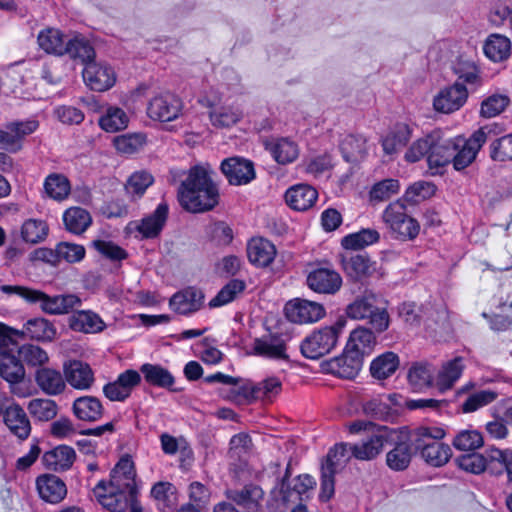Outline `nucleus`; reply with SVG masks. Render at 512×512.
Instances as JSON below:
<instances>
[{"mask_svg": "<svg viewBox=\"0 0 512 512\" xmlns=\"http://www.w3.org/2000/svg\"><path fill=\"white\" fill-rule=\"evenodd\" d=\"M211 171L203 166H194L178 189L181 206L192 213L213 209L219 200L216 184L211 179Z\"/></svg>", "mask_w": 512, "mask_h": 512, "instance_id": "f257e3e1", "label": "nucleus"}, {"mask_svg": "<svg viewBox=\"0 0 512 512\" xmlns=\"http://www.w3.org/2000/svg\"><path fill=\"white\" fill-rule=\"evenodd\" d=\"M0 290L7 295H18L31 304L40 303L42 311L51 315L68 313L81 303L80 298L74 294L51 297L40 290L18 285H2Z\"/></svg>", "mask_w": 512, "mask_h": 512, "instance_id": "f03ea898", "label": "nucleus"}, {"mask_svg": "<svg viewBox=\"0 0 512 512\" xmlns=\"http://www.w3.org/2000/svg\"><path fill=\"white\" fill-rule=\"evenodd\" d=\"M444 435L441 428L419 427L410 433V440L426 463L440 467L449 461L452 454L451 448L439 441Z\"/></svg>", "mask_w": 512, "mask_h": 512, "instance_id": "7ed1b4c3", "label": "nucleus"}, {"mask_svg": "<svg viewBox=\"0 0 512 512\" xmlns=\"http://www.w3.org/2000/svg\"><path fill=\"white\" fill-rule=\"evenodd\" d=\"M346 315L354 320L367 319L376 333L386 331L390 324L387 309L372 291H365L346 307Z\"/></svg>", "mask_w": 512, "mask_h": 512, "instance_id": "20e7f679", "label": "nucleus"}, {"mask_svg": "<svg viewBox=\"0 0 512 512\" xmlns=\"http://www.w3.org/2000/svg\"><path fill=\"white\" fill-rule=\"evenodd\" d=\"M353 457L350 444L340 443L330 448L321 461L319 499L329 501L335 493V475L345 468Z\"/></svg>", "mask_w": 512, "mask_h": 512, "instance_id": "39448f33", "label": "nucleus"}, {"mask_svg": "<svg viewBox=\"0 0 512 512\" xmlns=\"http://www.w3.org/2000/svg\"><path fill=\"white\" fill-rule=\"evenodd\" d=\"M381 218L391 238L395 240H414L420 232L419 222L408 214L402 199L389 203L383 210Z\"/></svg>", "mask_w": 512, "mask_h": 512, "instance_id": "423d86ee", "label": "nucleus"}, {"mask_svg": "<svg viewBox=\"0 0 512 512\" xmlns=\"http://www.w3.org/2000/svg\"><path fill=\"white\" fill-rule=\"evenodd\" d=\"M343 322L325 326L313 331L301 343V353L308 359H318L330 353L337 345L343 329Z\"/></svg>", "mask_w": 512, "mask_h": 512, "instance_id": "0eeeda50", "label": "nucleus"}, {"mask_svg": "<svg viewBox=\"0 0 512 512\" xmlns=\"http://www.w3.org/2000/svg\"><path fill=\"white\" fill-rule=\"evenodd\" d=\"M490 132L491 128L484 126L475 131L468 139L462 136L453 139L454 153L452 154V164L455 170L461 171L465 169L476 159Z\"/></svg>", "mask_w": 512, "mask_h": 512, "instance_id": "6e6552de", "label": "nucleus"}, {"mask_svg": "<svg viewBox=\"0 0 512 512\" xmlns=\"http://www.w3.org/2000/svg\"><path fill=\"white\" fill-rule=\"evenodd\" d=\"M315 486V479L308 474H304L297 477V482L293 490H289L285 476L281 481L280 488L274 489L271 492V499L268 502V506L272 512H285L290 502L301 499V495L307 493L309 490H313Z\"/></svg>", "mask_w": 512, "mask_h": 512, "instance_id": "1a4fd4ad", "label": "nucleus"}, {"mask_svg": "<svg viewBox=\"0 0 512 512\" xmlns=\"http://www.w3.org/2000/svg\"><path fill=\"white\" fill-rule=\"evenodd\" d=\"M183 101L171 92L155 95L148 103L147 114L153 120L170 122L182 115Z\"/></svg>", "mask_w": 512, "mask_h": 512, "instance_id": "9d476101", "label": "nucleus"}, {"mask_svg": "<svg viewBox=\"0 0 512 512\" xmlns=\"http://www.w3.org/2000/svg\"><path fill=\"white\" fill-rule=\"evenodd\" d=\"M82 77L85 85L92 91L105 92L111 89L117 80L112 66L95 59L88 61L83 68Z\"/></svg>", "mask_w": 512, "mask_h": 512, "instance_id": "9b49d317", "label": "nucleus"}, {"mask_svg": "<svg viewBox=\"0 0 512 512\" xmlns=\"http://www.w3.org/2000/svg\"><path fill=\"white\" fill-rule=\"evenodd\" d=\"M287 318L294 323H315L326 315L324 306L315 301L296 298L285 306Z\"/></svg>", "mask_w": 512, "mask_h": 512, "instance_id": "f8f14e48", "label": "nucleus"}, {"mask_svg": "<svg viewBox=\"0 0 512 512\" xmlns=\"http://www.w3.org/2000/svg\"><path fill=\"white\" fill-rule=\"evenodd\" d=\"M141 383V375L133 369L125 370L118 377L103 386L104 396L113 402H124Z\"/></svg>", "mask_w": 512, "mask_h": 512, "instance_id": "ddd939ff", "label": "nucleus"}, {"mask_svg": "<svg viewBox=\"0 0 512 512\" xmlns=\"http://www.w3.org/2000/svg\"><path fill=\"white\" fill-rule=\"evenodd\" d=\"M263 489L255 484H247L238 489L226 491L227 498L234 505L242 508L244 512H263Z\"/></svg>", "mask_w": 512, "mask_h": 512, "instance_id": "4468645a", "label": "nucleus"}, {"mask_svg": "<svg viewBox=\"0 0 512 512\" xmlns=\"http://www.w3.org/2000/svg\"><path fill=\"white\" fill-rule=\"evenodd\" d=\"M136 472L134 463L128 456L122 457L110 474V481L107 485L113 491H121L130 496H136Z\"/></svg>", "mask_w": 512, "mask_h": 512, "instance_id": "2eb2a0df", "label": "nucleus"}, {"mask_svg": "<svg viewBox=\"0 0 512 512\" xmlns=\"http://www.w3.org/2000/svg\"><path fill=\"white\" fill-rule=\"evenodd\" d=\"M65 382L77 390H89L94 382L95 376L91 366L81 360H69L63 365Z\"/></svg>", "mask_w": 512, "mask_h": 512, "instance_id": "dca6fc26", "label": "nucleus"}, {"mask_svg": "<svg viewBox=\"0 0 512 512\" xmlns=\"http://www.w3.org/2000/svg\"><path fill=\"white\" fill-rule=\"evenodd\" d=\"M93 494L104 508L112 512H123L136 500V496L111 490V487L104 480L94 487Z\"/></svg>", "mask_w": 512, "mask_h": 512, "instance_id": "f3484780", "label": "nucleus"}, {"mask_svg": "<svg viewBox=\"0 0 512 512\" xmlns=\"http://www.w3.org/2000/svg\"><path fill=\"white\" fill-rule=\"evenodd\" d=\"M221 170L232 185H245L255 178L253 163L242 157H231L223 160Z\"/></svg>", "mask_w": 512, "mask_h": 512, "instance_id": "a211bd4d", "label": "nucleus"}, {"mask_svg": "<svg viewBox=\"0 0 512 512\" xmlns=\"http://www.w3.org/2000/svg\"><path fill=\"white\" fill-rule=\"evenodd\" d=\"M468 98V91L463 83L455 82L442 89L435 96L433 105L435 110L442 113H452L459 110Z\"/></svg>", "mask_w": 512, "mask_h": 512, "instance_id": "6ab92c4d", "label": "nucleus"}, {"mask_svg": "<svg viewBox=\"0 0 512 512\" xmlns=\"http://www.w3.org/2000/svg\"><path fill=\"white\" fill-rule=\"evenodd\" d=\"M308 287L321 294H334L342 286V278L338 272L329 268L312 270L306 279Z\"/></svg>", "mask_w": 512, "mask_h": 512, "instance_id": "aec40b11", "label": "nucleus"}, {"mask_svg": "<svg viewBox=\"0 0 512 512\" xmlns=\"http://www.w3.org/2000/svg\"><path fill=\"white\" fill-rule=\"evenodd\" d=\"M363 358L345 347L342 355L328 361L327 371L344 379L354 378L361 370Z\"/></svg>", "mask_w": 512, "mask_h": 512, "instance_id": "412c9836", "label": "nucleus"}, {"mask_svg": "<svg viewBox=\"0 0 512 512\" xmlns=\"http://www.w3.org/2000/svg\"><path fill=\"white\" fill-rule=\"evenodd\" d=\"M486 470L495 476L507 474L509 482H512V449H499L490 446L485 449Z\"/></svg>", "mask_w": 512, "mask_h": 512, "instance_id": "4be33fe9", "label": "nucleus"}, {"mask_svg": "<svg viewBox=\"0 0 512 512\" xmlns=\"http://www.w3.org/2000/svg\"><path fill=\"white\" fill-rule=\"evenodd\" d=\"M204 301V294L201 290L188 287L175 293L169 300L170 308L181 315H189L198 311Z\"/></svg>", "mask_w": 512, "mask_h": 512, "instance_id": "5701e85b", "label": "nucleus"}, {"mask_svg": "<svg viewBox=\"0 0 512 512\" xmlns=\"http://www.w3.org/2000/svg\"><path fill=\"white\" fill-rule=\"evenodd\" d=\"M168 213V204L166 202H161L151 214L137 222L135 228L143 238H155L163 230L168 218Z\"/></svg>", "mask_w": 512, "mask_h": 512, "instance_id": "b1692460", "label": "nucleus"}, {"mask_svg": "<svg viewBox=\"0 0 512 512\" xmlns=\"http://www.w3.org/2000/svg\"><path fill=\"white\" fill-rule=\"evenodd\" d=\"M318 198V192L308 184H297L285 193L287 205L295 211H307L312 208Z\"/></svg>", "mask_w": 512, "mask_h": 512, "instance_id": "393cba45", "label": "nucleus"}, {"mask_svg": "<svg viewBox=\"0 0 512 512\" xmlns=\"http://www.w3.org/2000/svg\"><path fill=\"white\" fill-rule=\"evenodd\" d=\"M387 438V428L379 427L376 432L369 436L367 441L358 445H350L353 457L362 461L374 459L382 451Z\"/></svg>", "mask_w": 512, "mask_h": 512, "instance_id": "a878e982", "label": "nucleus"}, {"mask_svg": "<svg viewBox=\"0 0 512 512\" xmlns=\"http://www.w3.org/2000/svg\"><path fill=\"white\" fill-rule=\"evenodd\" d=\"M36 486L40 498L51 504L61 502L67 494L66 484L55 475L39 476Z\"/></svg>", "mask_w": 512, "mask_h": 512, "instance_id": "bb28decb", "label": "nucleus"}, {"mask_svg": "<svg viewBox=\"0 0 512 512\" xmlns=\"http://www.w3.org/2000/svg\"><path fill=\"white\" fill-rule=\"evenodd\" d=\"M342 265L347 276L353 280H363L376 271V262L372 261L366 253L343 258Z\"/></svg>", "mask_w": 512, "mask_h": 512, "instance_id": "cd10ccee", "label": "nucleus"}, {"mask_svg": "<svg viewBox=\"0 0 512 512\" xmlns=\"http://www.w3.org/2000/svg\"><path fill=\"white\" fill-rule=\"evenodd\" d=\"M247 255L253 265L257 267H267L276 256V248L274 244L267 239L253 238L248 242Z\"/></svg>", "mask_w": 512, "mask_h": 512, "instance_id": "c85d7f7f", "label": "nucleus"}, {"mask_svg": "<svg viewBox=\"0 0 512 512\" xmlns=\"http://www.w3.org/2000/svg\"><path fill=\"white\" fill-rule=\"evenodd\" d=\"M453 139L441 140L438 135H434V144L428 154V167L432 174L439 173V169L452 163L453 159Z\"/></svg>", "mask_w": 512, "mask_h": 512, "instance_id": "c756f323", "label": "nucleus"}, {"mask_svg": "<svg viewBox=\"0 0 512 512\" xmlns=\"http://www.w3.org/2000/svg\"><path fill=\"white\" fill-rule=\"evenodd\" d=\"M35 381L39 388L47 395L61 394L66 388L65 377L59 370L42 367L35 373Z\"/></svg>", "mask_w": 512, "mask_h": 512, "instance_id": "7c9ffc66", "label": "nucleus"}, {"mask_svg": "<svg viewBox=\"0 0 512 512\" xmlns=\"http://www.w3.org/2000/svg\"><path fill=\"white\" fill-rule=\"evenodd\" d=\"M415 452L416 450L409 434L407 440L397 442L393 449L387 453L386 463L394 471H403L409 466Z\"/></svg>", "mask_w": 512, "mask_h": 512, "instance_id": "2f4dec72", "label": "nucleus"}, {"mask_svg": "<svg viewBox=\"0 0 512 512\" xmlns=\"http://www.w3.org/2000/svg\"><path fill=\"white\" fill-rule=\"evenodd\" d=\"M4 422L9 430L19 439H26L30 435V421L22 407L12 405L4 412Z\"/></svg>", "mask_w": 512, "mask_h": 512, "instance_id": "473e14b6", "label": "nucleus"}, {"mask_svg": "<svg viewBox=\"0 0 512 512\" xmlns=\"http://www.w3.org/2000/svg\"><path fill=\"white\" fill-rule=\"evenodd\" d=\"M254 351L257 355L272 359H287L286 343L281 335L263 336L254 341Z\"/></svg>", "mask_w": 512, "mask_h": 512, "instance_id": "72a5a7b5", "label": "nucleus"}, {"mask_svg": "<svg viewBox=\"0 0 512 512\" xmlns=\"http://www.w3.org/2000/svg\"><path fill=\"white\" fill-rule=\"evenodd\" d=\"M69 327L77 332L98 333L105 328V323L98 314L89 310H82L71 315Z\"/></svg>", "mask_w": 512, "mask_h": 512, "instance_id": "f704fd0d", "label": "nucleus"}, {"mask_svg": "<svg viewBox=\"0 0 512 512\" xmlns=\"http://www.w3.org/2000/svg\"><path fill=\"white\" fill-rule=\"evenodd\" d=\"M75 451L67 445H59L53 450L44 453L42 460L44 465L54 471L69 469L75 460Z\"/></svg>", "mask_w": 512, "mask_h": 512, "instance_id": "c9c22d12", "label": "nucleus"}, {"mask_svg": "<svg viewBox=\"0 0 512 512\" xmlns=\"http://www.w3.org/2000/svg\"><path fill=\"white\" fill-rule=\"evenodd\" d=\"M374 332V330L372 331L362 326L354 329L350 333L346 347L364 359L366 355L370 354L376 344Z\"/></svg>", "mask_w": 512, "mask_h": 512, "instance_id": "e433bc0d", "label": "nucleus"}, {"mask_svg": "<svg viewBox=\"0 0 512 512\" xmlns=\"http://www.w3.org/2000/svg\"><path fill=\"white\" fill-rule=\"evenodd\" d=\"M103 405L94 396H81L73 403L74 415L82 421H97L103 415Z\"/></svg>", "mask_w": 512, "mask_h": 512, "instance_id": "4c0bfd02", "label": "nucleus"}, {"mask_svg": "<svg viewBox=\"0 0 512 512\" xmlns=\"http://www.w3.org/2000/svg\"><path fill=\"white\" fill-rule=\"evenodd\" d=\"M42 257L51 261V258L65 260L68 263L80 262L85 257V248L80 244L61 242L56 245L55 250L43 249L40 251Z\"/></svg>", "mask_w": 512, "mask_h": 512, "instance_id": "58836bf2", "label": "nucleus"}, {"mask_svg": "<svg viewBox=\"0 0 512 512\" xmlns=\"http://www.w3.org/2000/svg\"><path fill=\"white\" fill-rule=\"evenodd\" d=\"M463 368V359L461 357H456L444 363L442 368L439 370L435 381V386L438 390L440 392H445L451 389L455 382L460 378Z\"/></svg>", "mask_w": 512, "mask_h": 512, "instance_id": "ea45409f", "label": "nucleus"}, {"mask_svg": "<svg viewBox=\"0 0 512 512\" xmlns=\"http://www.w3.org/2000/svg\"><path fill=\"white\" fill-rule=\"evenodd\" d=\"M129 117L120 107L107 106L98 119L99 127L108 133H116L128 127Z\"/></svg>", "mask_w": 512, "mask_h": 512, "instance_id": "a19ab883", "label": "nucleus"}, {"mask_svg": "<svg viewBox=\"0 0 512 512\" xmlns=\"http://www.w3.org/2000/svg\"><path fill=\"white\" fill-rule=\"evenodd\" d=\"M274 160L281 165L294 162L300 153L298 144L289 138H278L268 145Z\"/></svg>", "mask_w": 512, "mask_h": 512, "instance_id": "79ce46f5", "label": "nucleus"}, {"mask_svg": "<svg viewBox=\"0 0 512 512\" xmlns=\"http://www.w3.org/2000/svg\"><path fill=\"white\" fill-rule=\"evenodd\" d=\"M39 47L48 54L65 55L67 41L64 34L56 28L41 30L37 37Z\"/></svg>", "mask_w": 512, "mask_h": 512, "instance_id": "37998d69", "label": "nucleus"}, {"mask_svg": "<svg viewBox=\"0 0 512 512\" xmlns=\"http://www.w3.org/2000/svg\"><path fill=\"white\" fill-rule=\"evenodd\" d=\"M139 373L143 374L144 380L151 386L171 389L175 382L170 371L158 364L145 363Z\"/></svg>", "mask_w": 512, "mask_h": 512, "instance_id": "c03bdc74", "label": "nucleus"}, {"mask_svg": "<svg viewBox=\"0 0 512 512\" xmlns=\"http://www.w3.org/2000/svg\"><path fill=\"white\" fill-rule=\"evenodd\" d=\"M43 189L45 195L50 199L63 201L70 194L71 184L64 174L51 173L45 178Z\"/></svg>", "mask_w": 512, "mask_h": 512, "instance_id": "a18cd8bd", "label": "nucleus"}, {"mask_svg": "<svg viewBox=\"0 0 512 512\" xmlns=\"http://www.w3.org/2000/svg\"><path fill=\"white\" fill-rule=\"evenodd\" d=\"M243 117L237 106L214 107L209 112V119L215 128L225 129L236 125Z\"/></svg>", "mask_w": 512, "mask_h": 512, "instance_id": "49530a36", "label": "nucleus"}, {"mask_svg": "<svg viewBox=\"0 0 512 512\" xmlns=\"http://www.w3.org/2000/svg\"><path fill=\"white\" fill-rule=\"evenodd\" d=\"M399 364L400 360L396 353L385 352L371 362L370 372L378 380L387 379L396 372Z\"/></svg>", "mask_w": 512, "mask_h": 512, "instance_id": "de8ad7c7", "label": "nucleus"}, {"mask_svg": "<svg viewBox=\"0 0 512 512\" xmlns=\"http://www.w3.org/2000/svg\"><path fill=\"white\" fill-rule=\"evenodd\" d=\"M25 375L21 361L12 353L0 350V376L10 383H17Z\"/></svg>", "mask_w": 512, "mask_h": 512, "instance_id": "09e8293b", "label": "nucleus"}, {"mask_svg": "<svg viewBox=\"0 0 512 512\" xmlns=\"http://www.w3.org/2000/svg\"><path fill=\"white\" fill-rule=\"evenodd\" d=\"M63 221L69 232L80 235L92 224V217L81 207H71L64 212Z\"/></svg>", "mask_w": 512, "mask_h": 512, "instance_id": "8fccbe9b", "label": "nucleus"}, {"mask_svg": "<svg viewBox=\"0 0 512 512\" xmlns=\"http://www.w3.org/2000/svg\"><path fill=\"white\" fill-rule=\"evenodd\" d=\"M411 138V129L406 124H397L382 139V147L387 155H392L401 150Z\"/></svg>", "mask_w": 512, "mask_h": 512, "instance_id": "3c124183", "label": "nucleus"}, {"mask_svg": "<svg viewBox=\"0 0 512 512\" xmlns=\"http://www.w3.org/2000/svg\"><path fill=\"white\" fill-rule=\"evenodd\" d=\"M435 369L428 362H416L408 371V381L416 390H423L433 385Z\"/></svg>", "mask_w": 512, "mask_h": 512, "instance_id": "603ef678", "label": "nucleus"}, {"mask_svg": "<svg viewBox=\"0 0 512 512\" xmlns=\"http://www.w3.org/2000/svg\"><path fill=\"white\" fill-rule=\"evenodd\" d=\"M511 51L510 39L500 34L490 35L484 44L485 55L494 62L507 59Z\"/></svg>", "mask_w": 512, "mask_h": 512, "instance_id": "864d4df0", "label": "nucleus"}, {"mask_svg": "<svg viewBox=\"0 0 512 512\" xmlns=\"http://www.w3.org/2000/svg\"><path fill=\"white\" fill-rule=\"evenodd\" d=\"M379 239L380 234L376 229L366 228L346 235L343 237L341 244L345 249L359 250L377 243Z\"/></svg>", "mask_w": 512, "mask_h": 512, "instance_id": "5fc2aeb1", "label": "nucleus"}, {"mask_svg": "<svg viewBox=\"0 0 512 512\" xmlns=\"http://www.w3.org/2000/svg\"><path fill=\"white\" fill-rule=\"evenodd\" d=\"M65 54L73 59H80L84 66L88 61L95 59V50L90 42L81 36L67 40Z\"/></svg>", "mask_w": 512, "mask_h": 512, "instance_id": "6e6d98bb", "label": "nucleus"}, {"mask_svg": "<svg viewBox=\"0 0 512 512\" xmlns=\"http://www.w3.org/2000/svg\"><path fill=\"white\" fill-rule=\"evenodd\" d=\"M25 333L38 341H52L56 336V329L49 320L34 318L26 322Z\"/></svg>", "mask_w": 512, "mask_h": 512, "instance_id": "4d7b16f0", "label": "nucleus"}, {"mask_svg": "<svg viewBox=\"0 0 512 512\" xmlns=\"http://www.w3.org/2000/svg\"><path fill=\"white\" fill-rule=\"evenodd\" d=\"M340 149L347 162H355L366 153V138L362 135H347L341 141Z\"/></svg>", "mask_w": 512, "mask_h": 512, "instance_id": "13d9d810", "label": "nucleus"}, {"mask_svg": "<svg viewBox=\"0 0 512 512\" xmlns=\"http://www.w3.org/2000/svg\"><path fill=\"white\" fill-rule=\"evenodd\" d=\"M49 232L47 223L40 219H28L21 227L22 239L31 244H37L46 239Z\"/></svg>", "mask_w": 512, "mask_h": 512, "instance_id": "bf43d9fd", "label": "nucleus"}, {"mask_svg": "<svg viewBox=\"0 0 512 512\" xmlns=\"http://www.w3.org/2000/svg\"><path fill=\"white\" fill-rule=\"evenodd\" d=\"M246 288V284L243 280L232 279L212 298L209 302L211 308L224 306L241 294Z\"/></svg>", "mask_w": 512, "mask_h": 512, "instance_id": "052dcab7", "label": "nucleus"}, {"mask_svg": "<svg viewBox=\"0 0 512 512\" xmlns=\"http://www.w3.org/2000/svg\"><path fill=\"white\" fill-rule=\"evenodd\" d=\"M435 192L436 186L432 182L417 181L406 189L402 200L411 204H419L432 197Z\"/></svg>", "mask_w": 512, "mask_h": 512, "instance_id": "680f3d73", "label": "nucleus"}, {"mask_svg": "<svg viewBox=\"0 0 512 512\" xmlns=\"http://www.w3.org/2000/svg\"><path fill=\"white\" fill-rule=\"evenodd\" d=\"M28 410L37 420L49 421L57 415L58 406L54 400L39 398L29 402Z\"/></svg>", "mask_w": 512, "mask_h": 512, "instance_id": "e2e57ef3", "label": "nucleus"}, {"mask_svg": "<svg viewBox=\"0 0 512 512\" xmlns=\"http://www.w3.org/2000/svg\"><path fill=\"white\" fill-rule=\"evenodd\" d=\"M483 443V436L477 430H462L455 435L452 441L453 446L460 451H474Z\"/></svg>", "mask_w": 512, "mask_h": 512, "instance_id": "0e129e2a", "label": "nucleus"}, {"mask_svg": "<svg viewBox=\"0 0 512 512\" xmlns=\"http://www.w3.org/2000/svg\"><path fill=\"white\" fill-rule=\"evenodd\" d=\"M256 400L271 402L282 391V382L276 376H270L255 383Z\"/></svg>", "mask_w": 512, "mask_h": 512, "instance_id": "69168bd1", "label": "nucleus"}, {"mask_svg": "<svg viewBox=\"0 0 512 512\" xmlns=\"http://www.w3.org/2000/svg\"><path fill=\"white\" fill-rule=\"evenodd\" d=\"M145 143L146 136L141 133L117 136L114 140L116 150L127 155L138 152Z\"/></svg>", "mask_w": 512, "mask_h": 512, "instance_id": "338daca9", "label": "nucleus"}, {"mask_svg": "<svg viewBox=\"0 0 512 512\" xmlns=\"http://www.w3.org/2000/svg\"><path fill=\"white\" fill-rule=\"evenodd\" d=\"M510 99L505 94H492L481 103L480 115L484 118L496 117L509 105Z\"/></svg>", "mask_w": 512, "mask_h": 512, "instance_id": "774afa93", "label": "nucleus"}]
</instances>
